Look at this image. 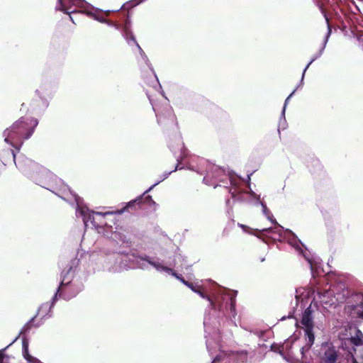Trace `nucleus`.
<instances>
[{"instance_id":"obj_1","label":"nucleus","mask_w":363,"mask_h":363,"mask_svg":"<svg viewBox=\"0 0 363 363\" xmlns=\"http://www.w3.org/2000/svg\"><path fill=\"white\" fill-rule=\"evenodd\" d=\"M130 261L135 263V267L146 269L149 265L152 266L156 270L160 272H165L177 279L181 281L184 285L190 288L194 292L199 294L201 298H206L211 307L214 313H218L216 317L213 315L211 316L212 320L214 318H218L225 317L230 321V323L236 326L235 318V297L236 292L230 291L218 286L216 283H211V286L208 289L205 285H194L192 283H189L182 278L180 275H178L171 267L163 265V264L158 260H155L153 258L149 256H140L131 255L125 256ZM208 314H206L208 315Z\"/></svg>"},{"instance_id":"obj_2","label":"nucleus","mask_w":363,"mask_h":363,"mask_svg":"<svg viewBox=\"0 0 363 363\" xmlns=\"http://www.w3.org/2000/svg\"><path fill=\"white\" fill-rule=\"evenodd\" d=\"M35 176L53 185L51 189H48L46 186H43V188L53 192L67 202H72L73 201L76 203V215L77 216H81L82 218L86 227L88 226V223H90L95 228H98L102 224L101 220L105 216L113 213L109 211L101 213L90 211L84 204L82 199L72 192L60 179L57 178L51 172L43 167H39V169L35 173Z\"/></svg>"},{"instance_id":"obj_3","label":"nucleus","mask_w":363,"mask_h":363,"mask_svg":"<svg viewBox=\"0 0 363 363\" xmlns=\"http://www.w3.org/2000/svg\"><path fill=\"white\" fill-rule=\"evenodd\" d=\"M199 162V166H194L189 164L186 168L195 171L201 174L206 172V176L203 178V182L208 185L213 186L216 188L217 186H222L228 184L229 180L231 185L229 192L231 194L232 197L237 200H242L243 197L242 195V192H240L238 190V185L241 182L239 178L234 176L228 175L225 173V171L218 167V166L209 163L208 161L203 159H197Z\"/></svg>"},{"instance_id":"obj_4","label":"nucleus","mask_w":363,"mask_h":363,"mask_svg":"<svg viewBox=\"0 0 363 363\" xmlns=\"http://www.w3.org/2000/svg\"><path fill=\"white\" fill-rule=\"evenodd\" d=\"M216 318L212 320L210 315H206L203 320V325L206 333V347L210 352L214 347H219V352L213 358L212 363H247V354L245 351H228L220 350L219 342L221 337L216 330L218 324ZM212 354V353H211Z\"/></svg>"},{"instance_id":"obj_5","label":"nucleus","mask_w":363,"mask_h":363,"mask_svg":"<svg viewBox=\"0 0 363 363\" xmlns=\"http://www.w3.org/2000/svg\"><path fill=\"white\" fill-rule=\"evenodd\" d=\"M301 324L305 333V345L301 346L296 341L288 340L282 346V352H286V354L281 353V354L286 361L291 363H298L300 360L303 362L305 352L308 351L314 343V324L312 318L311 303L303 313Z\"/></svg>"},{"instance_id":"obj_6","label":"nucleus","mask_w":363,"mask_h":363,"mask_svg":"<svg viewBox=\"0 0 363 363\" xmlns=\"http://www.w3.org/2000/svg\"><path fill=\"white\" fill-rule=\"evenodd\" d=\"M338 286L340 288V292H336L333 294L331 291L328 289L320 290L317 289L298 288L296 289V306L301 304V309L306 306V303L310 298H313L312 302L315 303L319 302L322 306H336L338 303H342L349 296V291L345 283H340Z\"/></svg>"},{"instance_id":"obj_7","label":"nucleus","mask_w":363,"mask_h":363,"mask_svg":"<svg viewBox=\"0 0 363 363\" xmlns=\"http://www.w3.org/2000/svg\"><path fill=\"white\" fill-rule=\"evenodd\" d=\"M38 121L31 117H22L4 132V141L19 150L23 140L28 139L38 125Z\"/></svg>"},{"instance_id":"obj_8","label":"nucleus","mask_w":363,"mask_h":363,"mask_svg":"<svg viewBox=\"0 0 363 363\" xmlns=\"http://www.w3.org/2000/svg\"><path fill=\"white\" fill-rule=\"evenodd\" d=\"M274 227L264 228L259 231L262 236L267 237L273 240L283 241L286 240L289 245L293 246L300 254H302L308 262L311 271H313V263L312 258L307 255L301 248L302 243L296 236V235L289 229H284L281 225L274 223Z\"/></svg>"},{"instance_id":"obj_9","label":"nucleus","mask_w":363,"mask_h":363,"mask_svg":"<svg viewBox=\"0 0 363 363\" xmlns=\"http://www.w3.org/2000/svg\"><path fill=\"white\" fill-rule=\"evenodd\" d=\"M82 289V286H79L77 288H76L74 286V284L71 283V281L69 279H67L65 276H63L62 280L61 281V283L57 289V291L52 298L51 305L49 306L48 303L42 304L38 309L37 315L40 316L42 319L50 317V309L55 304L57 296H60L65 300H69L73 297L76 296V295Z\"/></svg>"},{"instance_id":"obj_10","label":"nucleus","mask_w":363,"mask_h":363,"mask_svg":"<svg viewBox=\"0 0 363 363\" xmlns=\"http://www.w3.org/2000/svg\"><path fill=\"white\" fill-rule=\"evenodd\" d=\"M11 154L12 155L16 167L27 177L41 186H46L48 189H51L53 186L51 183L46 182L35 176V173L40 167L38 164L29 160L22 154L16 156L13 150H11Z\"/></svg>"},{"instance_id":"obj_11","label":"nucleus","mask_w":363,"mask_h":363,"mask_svg":"<svg viewBox=\"0 0 363 363\" xmlns=\"http://www.w3.org/2000/svg\"><path fill=\"white\" fill-rule=\"evenodd\" d=\"M77 8L83 9V12L91 15L89 9H92L91 5L84 0H58L56 10L61 11L69 16L70 20L74 22L71 13H76Z\"/></svg>"},{"instance_id":"obj_12","label":"nucleus","mask_w":363,"mask_h":363,"mask_svg":"<svg viewBox=\"0 0 363 363\" xmlns=\"http://www.w3.org/2000/svg\"><path fill=\"white\" fill-rule=\"evenodd\" d=\"M319 358L320 363H347L345 358L340 355L339 350L331 343L321 345Z\"/></svg>"},{"instance_id":"obj_13","label":"nucleus","mask_w":363,"mask_h":363,"mask_svg":"<svg viewBox=\"0 0 363 363\" xmlns=\"http://www.w3.org/2000/svg\"><path fill=\"white\" fill-rule=\"evenodd\" d=\"M177 164L175 167V169L171 172H164V174L162 175L161 178L160 180H158L157 182H155L154 184H152L149 189H147L144 193L141 196H139L138 198H137L136 199L133 200V201H130L129 203H128V204L126 205V206L123 208V209H121L118 211H117V213L118 214H121L122 213H123L126 209L129 208L130 207H131L133 204L135 203H140L142 202V200H143V201L146 203H147L148 205L151 206V205H155V202L152 200V197L150 196H145V195L148 193L149 191H150L151 190L153 189V188L155 186H156L157 184H159L161 182L164 181L165 179H167L169 175L177 170V169H183L184 167H181L180 166V160L179 159H177Z\"/></svg>"},{"instance_id":"obj_14","label":"nucleus","mask_w":363,"mask_h":363,"mask_svg":"<svg viewBox=\"0 0 363 363\" xmlns=\"http://www.w3.org/2000/svg\"><path fill=\"white\" fill-rule=\"evenodd\" d=\"M150 101L152 106V108L156 114L157 123L160 124L164 123L165 121L174 123L175 121V116L173 113L172 109L167 105L162 109L157 104H154L149 97Z\"/></svg>"},{"instance_id":"obj_15","label":"nucleus","mask_w":363,"mask_h":363,"mask_svg":"<svg viewBox=\"0 0 363 363\" xmlns=\"http://www.w3.org/2000/svg\"><path fill=\"white\" fill-rule=\"evenodd\" d=\"M131 28V22L128 18H126L125 24L123 28V35L124 38L126 39L128 44H130V41H132L134 44H135L136 47L138 48L139 52L140 54L141 57L144 60V62L146 63L147 65L150 67V61L147 58V56L145 55L143 49L140 48L139 44L137 43L133 34L132 33V31L130 30Z\"/></svg>"},{"instance_id":"obj_16","label":"nucleus","mask_w":363,"mask_h":363,"mask_svg":"<svg viewBox=\"0 0 363 363\" xmlns=\"http://www.w3.org/2000/svg\"><path fill=\"white\" fill-rule=\"evenodd\" d=\"M324 16L325 18V20H326V22H327V24H328V33L325 35V40H324V42L323 43V46L322 48L320 49V50L318 51V52H317L315 55H313V57H312V59L311 60V61L308 62V64L306 65V67H305V69H303V74H302V77H301V82L302 83L303 81V79H304V76H305V73L307 70V69L309 67V66L315 60H317L318 58H319L323 52V50L326 46V44L328 43V38L330 35V33H331V29H330V25H329V21H328V18H327L326 15L324 14Z\"/></svg>"},{"instance_id":"obj_17","label":"nucleus","mask_w":363,"mask_h":363,"mask_svg":"<svg viewBox=\"0 0 363 363\" xmlns=\"http://www.w3.org/2000/svg\"><path fill=\"white\" fill-rule=\"evenodd\" d=\"M244 194H248L250 197L256 199L257 203H260V205L262 207V212L264 214V216L267 217V218L271 221L272 223H277V220L273 218V215L271 213L269 210L267 208L266 204L262 201H259L260 196L259 195H257L254 191L252 190L246 192H243Z\"/></svg>"},{"instance_id":"obj_18","label":"nucleus","mask_w":363,"mask_h":363,"mask_svg":"<svg viewBox=\"0 0 363 363\" xmlns=\"http://www.w3.org/2000/svg\"><path fill=\"white\" fill-rule=\"evenodd\" d=\"M347 341L352 345L357 347H363V333L361 330H357L355 336L350 337ZM363 358V354H362Z\"/></svg>"},{"instance_id":"obj_19","label":"nucleus","mask_w":363,"mask_h":363,"mask_svg":"<svg viewBox=\"0 0 363 363\" xmlns=\"http://www.w3.org/2000/svg\"><path fill=\"white\" fill-rule=\"evenodd\" d=\"M184 261V258L181 255H176L174 263L169 264V266L183 268V264L182 262Z\"/></svg>"},{"instance_id":"obj_20","label":"nucleus","mask_w":363,"mask_h":363,"mask_svg":"<svg viewBox=\"0 0 363 363\" xmlns=\"http://www.w3.org/2000/svg\"><path fill=\"white\" fill-rule=\"evenodd\" d=\"M23 355L24 358L30 363H34L33 359H38L36 357H34L29 354L28 349L27 350H23Z\"/></svg>"},{"instance_id":"obj_21","label":"nucleus","mask_w":363,"mask_h":363,"mask_svg":"<svg viewBox=\"0 0 363 363\" xmlns=\"http://www.w3.org/2000/svg\"><path fill=\"white\" fill-rule=\"evenodd\" d=\"M111 238L114 241H124V236L118 232H114L112 233Z\"/></svg>"},{"instance_id":"obj_22","label":"nucleus","mask_w":363,"mask_h":363,"mask_svg":"<svg viewBox=\"0 0 363 363\" xmlns=\"http://www.w3.org/2000/svg\"><path fill=\"white\" fill-rule=\"evenodd\" d=\"M296 89H294L292 93L285 100V102H284V108H283V110L281 111V117H283L284 120H285V111H286V107L287 106V104L289 103V99H291V97L294 95V94L295 93Z\"/></svg>"},{"instance_id":"obj_23","label":"nucleus","mask_w":363,"mask_h":363,"mask_svg":"<svg viewBox=\"0 0 363 363\" xmlns=\"http://www.w3.org/2000/svg\"><path fill=\"white\" fill-rule=\"evenodd\" d=\"M340 283H343V282L342 281H339L335 285L333 286V287H331V286L329 287L328 289L331 291L333 294H335L336 292H340L341 291L340 288L338 286V285Z\"/></svg>"},{"instance_id":"obj_24","label":"nucleus","mask_w":363,"mask_h":363,"mask_svg":"<svg viewBox=\"0 0 363 363\" xmlns=\"http://www.w3.org/2000/svg\"><path fill=\"white\" fill-rule=\"evenodd\" d=\"M345 360L347 363H357L353 354L350 352L347 354Z\"/></svg>"},{"instance_id":"obj_25","label":"nucleus","mask_w":363,"mask_h":363,"mask_svg":"<svg viewBox=\"0 0 363 363\" xmlns=\"http://www.w3.org/2000/svg\"><path fill=\"white\" fill-rule=\"evenodd\" d=\"M126 267V265L125 264H120L118 266H114L112 267V269H110V271L111 272H118L121 270H122L123 269H125Z\"/></svg>"},{"instance_id":"obj_26","label":"nucleus","mask_w":363,"mask_h":363,"mask_svg":"<svg viewBox=\"0 0 363 363\" xmlns=\"http://www.w3.org/2000/svg\"><path fill=\"white\" fill-rule=\"evenodd\" d=\"M33 320V319L29 321L28 323H27L21 329V332H20V334H23V333H26L27 331H28L30 328V325H31V321Z\"/></svg>"},{"instance_id":"obj_27","label":"nucleus","mask_w":363,"mask_h":363,"mask_svg":"<svg viewBox=\"0 0 363 363\" xmlns=\"http://www.w3.org/2000/svg\"><path fill=\"white\" fill-rule=\"evenodd\" d=\"M105 23H107L108 26H113L118 30L121 28V26L118 23H113L112 21H106V22Z\"/></svg>"},{"instance_id":"obj_28","label":"nucleus","mask_w":363,"mask_h":363,"mask_svg":"<svg viewBox=\"0 0 363 363\" xmlns=\"http://www.w3.org/2000/svg\"><path fill=\"white\" fill-rule=\"evenodd\" d=\"M6 348L4 350H0V363H7L4 359V352L5 351Z\"/></svg>"},{"instance_id":"obj_29","label":"nucleus","mask_w":363,"mask_h":363,"mask_svg":"<svg viewBox=\"0 0 363 363\" xmlns=\"http://www.w3.org/2000/svg\"><path fill=\"white\" fill-rule=\"evenodd\" d=\"M28 349V343L26 339L23 340V350H27Z\"/></svg>"},{"instance_id":"obj_30","label":"nucleus","mask_w":363,"mask_h":363,"mask_svg":"<svg viewBox=\"0 0 363 363\" xmlns=\"http://www.w3.org/2000/svg\"><path fill=\"white\" fill-rule=\"evenodd\" d=\"M95 19H96L97 21L101 22V23H106L107 20H106L105 18H98V17H94Z\"/></svg>"},{"instance_id":"obj_31","label":"nucleus","mask_w":363,"mask_h":363,"mask_svg":"<svg viewBox=\"0 0 363 363\" xmlns=\"http://www.w3.org/2000/svg\"><path fill=\"white\" fill-rule=\"evenodd\" d=\"M240 227H241L245 231L247 230V229H248L249 228L244 225H242V224H239Z\"/></svg>"},{"instance_id":"obj_32","label":"nucleus","mask_w":363,"mask_h":363,"mask_svg":"<svg viewBox=\"0 0 363 363\" xmlns=\"http://www.w3.org/2000/svg\"><path fill=\"white\" fill-rule=\"evenodd\" d=\"M358 315L360 318L363 320V311H358Z\"/></svg>"},{"instance_id":"obj_33","label":"nucleus","mask_w":363,"mask_h":363,"mask_svg":"<svg viewBox=\"0 0 363 363\" xmlns=\"http://www.w3.org/2000/svg\"><path fill=\"white\" fill-rule=\"evenodd\" d=\"M145 0H135V1L136 2L135 4H138L143 1H144Z\"/></svg>"},{"instance_id":"obj_34","label":"nucleus","mask_w":363,"mask_h":363,"mask_svg":"<svg viewBox=\"0 0 363 363\" xmlns=\"http://www.w3.org/2000/svg\"><path fill=\"white\" fill-rule=\"evenodd\" d=\"M33 361H34V363H43L40 360H39L38 359H33Z\"/></svg>"},{"instance_id":"obj_35","label":"nucleus","mask_w":363,"mask_h":363,"mask_svg":"<svg viewBox=\"0 0 363 363\" xmlns=\"http://www.w3.org/2000/svg\"><path fill=\"white\" fill-rule=\"evenodd\" d=\"M153 75H155V77L156 78L157 82H158V79L157 78V75H155V73H153Z\"/></svg>"},{"instance_id":"obj_36","label":"nucleus","mask_w":363,"mask_h":363,"mask_svg":"<svg viewBox=\"0 0 363 363\" xmlns=\"http://www.w3.org/2000/svg\"><path fill=\"white\" fill-rule=\"evenodd\" d=\"M153 75H155V77L156 78L157 82H158V79L157 78V75H155V73H153Z\"/></svg>"},{"instance_id":"obj_37","label":"nucleus","mask_w":363,"mask_h":363,"mask_svg":"<svg viewBox=\"0 0 363 363\" xmlns=\"http://www.w3.org/2000/svg\"><path fill=\"white\" fill-rule=\"evenodd\" d=\"M0 166H1V164L0 163Z\"/></svg>"}]
</instances>
